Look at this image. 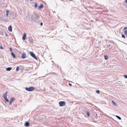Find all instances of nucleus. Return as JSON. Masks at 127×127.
I'll return each instance as SVG.
<instances>
[{"label": "nucleus", "instance_id": "obj_1", "mask_svg": "<svg viewBox=\"0 0 127 127\" xmlns=\"http://www.w3.org/2000/svg\"><path fill=\"white\" fill-rule=\"evenodd\" d=\"M25 89L27 91H32L34 90V88L33 87H31L29 88L26 87Z\"/></svg>", "mask_w": 127, "mask_h": 127}, {"label": "nucleus", "instance_id": "obj_2", "mask_svg": "<svg viewBox=\"0 0 127 127\" xmlns=\"http://www.w3.org/2000/svg\"><path fill=\"white\" fill-rule=\"evenodd\" d=\"M30 54L34 59L37 60V58L35 54L32 52H30Z\"/></svg>", "mask_w": 127, "mask_h": 127}, {"label": "nucleus", "instance_id": "obj_3", "mask_svg": "<svg viewBox=\"0 0 127 127\" xmlns=\"http://www.w3.org/2000/svg\"><path fill=\"white\" fill-rule=\"evenodd\" d=\"M33 16V18H34V19L35 20L38 19L40 17L39 14L36 13H34Z\"/></svg>", "mask_w": 127, "mask_h": 127}, {"label": "nucleus", "instance_id": "obj_4", "mask_svg": "<svg viewBox=\"0 0 127 127\" xmlns=\"http://www.w3.org/2000/svg\"><path fill=\"white\" fill-rule=\"evenodd\" d=\"M59 106H65L66 104V103L64 101H60L59 102Z\"/></svg>", "mask_w": 127, "mask_h": 127}, {"label": "nucleus", "instance_id": "obj_5", "mask_svg": "<svg viewBox=\"0 0 127 127\" xmlns=\"http://www.w3.org/2000/svg\"><path fill=\"white\" fill-rule=\"evenodd\" d=\"M29 42L31 43H33V39L32 38L31 36H29L28 37Z\"/></svg>", "mask_w": 127, "mask_h": 127}, {"label": "nucleus", "instance_id": "obj_6", "mask_svg": "<svg viewBox=\"0 0 127 127\" xmlns=\"http://www.w3.org/2000/svg\"><path fill=\"white\" fill-rule=\"evenodd\" d=\"M15 100V98H14L12 97L10 100V101L9 102V104L10 105H11L13 101Z\"/></svg>", "mask_w": 127, "mask_h": 127}, {"label": "nucleus", "instance_id": "obj_7", "mask_svg": "<svg viewBox=\"0 0 127 127\" xmlns=\"http://www.w3.org/2000/svg\"><path fill=\"white\" fill-rule=\"evenodd\" d=\"M26 33H24L23 35V36L22 37V39L24 40H25L26 38Z\"/></svg>", "mask_w": 127, "mask_h": 127}, {"label": "nucleus", "instance_id": "obj_8", "mask_svg": "<svg viewBox=\"0 0 127 127\" xmlns=\"http://www.w3.org/2000/svg\"><path fill=\"white\" fill-rule=\"evenodd\" d=\"M7 91H6L5 93L3 94V98H5L7 97Z\"/></svg>", "mask_w": 127, "mask_h": 127}, {"label": "nucleus", "instance_id": "obj_9", "mask_svg": "<svg viewBox=\"0 0 127 127\" xmlns=\"http://www.w3.org/2000/svg\"><path fill=\"white\" fill-rule=\"evenodd\" d=\"M26 55L25 53H23L22 54L21 56V58L24 59L26 58Z\"/></svg>", "mask_w": 127, "mask_h": 127}, {"label": "nucleus", "instance_id": "obj_10", "mask_svg": "<svg viewBox=\"0 0 127 127\" xmlns=\"http://www.w3.org/2000/svg\"><path fill=\"white\" fill-rule=\"evenodd\" d=\"M8 31L10 32H11L12 31V27L10 25L8 27Z\"/></svg>", "mask_w": 127, "mask_h": 127}, {"label": "nucleus", "instance_id": "obj_11", "mask_svg": "<svg viewBox=\"0 0 127 127\" xmlns=\"http://www.w3.org/2000/svg\"><path fill=\"white\" fill-rule=\"evenodd\" d=\"M29 125V123L28 121L26 122L24 124V126L26 127L28 126Z\"/></svg>", "mask_w": 127, "mask_h": 127}, {"label": "nucleus", "instance_id": "obj_12", "mask_svg": "<svg viewBox=\"0 0 127 127\" xmlns=\"http://www.w3.org/2000/svg\"><path fill=\"white\" fill-rule=\"evenodd\" d=\"M11 54L13 58H16V56L13 52H11Z\"/></svg>", "mask_w": 127, "mask_h": 127}, {"label": "nucleus", "instance_id": "obj_13", "mask_svg": "<svg viewBox=\"0 0 127 127\" xmlns=\"http://www.w3.org/2000/svg\"><path fill=\"white\" fill-rule=\"evenodd\" d=\"M12 68V67H8L6 68V70L7 71H9L11 70Z\"/></svg>", "mask_w": 127, "mask_h": 127}, {"label": "nucleus", "instance_id": "obj_14", "mask_svg": "<svg viewBox=\"0 0 127 127\" xmlns=\"http://www.w3.org/2000/svg\"><path fill=\"white\" fill-rule=\"evenodd\" d=\"M43 7V5L42 4H41L40 5L38 6V9H40L42 8Z\"/></svg>", "mask_w": 127, "mask_h": 127}, {"label": "nucleus", "instance_id": "obj_15", "mask_svg": "<svg viewBox=\"0 0 127 127\" xmlns=\"http://www.w3.org/2000/svg\"><path fill=\"white\" fill-rule=\"evenodd\" d=\"M104 59L105 60H107L108 59V57L107 55H105L104 56Z\"/></svg>", "mask_w": 127, "mask_h": 127}, {"label": "nucleus", "instance_id": "obj_16", "mask_svg": "<svg viewBox=\"0 0 127 127\" xmlns=\"http://www.w3.org/2000/svg\"><path fill=\"white\" fill-rule=\"evenodd\" d=\"M9 17H10V18L11 19H13V18H14L12 14L10 15V16Z\"/></svg>", "mask_w": 127, "mask_h": 127}, {"label": "nucleus", "instance_id": "obj_17", "mask_svg": "<svg viewBox=\"0 0 127 127\" xmlns=\"http://www.w3.org/2000/svg\"><path fill=\"white\" fill-rule=\"evenodd\" d=\"M6 16H8V14L9 13V10H6Z\"/></svg>", "mask_w": 127, "mask_h": 127}, {"label": "nucleus", "instance_id": "obj_18", "mask_svg": "<svg viewBox=\"0 0 127 127\" xmlns=\"http://www.w3.org/2000/svg\"><path fill=\"white\" fill-rule=\"evenodd\" d=\"M4 99H5V101L7 102H9V101L8 99H7V97H6L5 98H4Z\"/></svg>", "mask_w": 127, "mask_h": 127}, {"label": "nucleus", "instance_id": "obj_19", "mask_svg": "<svg viewBox=\"0 0 127 127\" xmlns=\"http://www.w3.org/2000/svg\"><path fill=\"white\" fill-rule=\"evenodd\" d=\"M116 117L118 118V119H119L120 120H121V117L118 116H117V115H116Z\"/></svg>", "mask_w": 127, "mask_h": 127}, {"label": "nucleus", "instance_id": "obj_20", "mask_svg": "<svg viewBox=\"0 0 127 127\" xmlns=\"http://www.w3.org/2000/svg\"><path fill=\"white\" fill-rule=\"evenodd\" d=\"M124 33L127 36V30H125L124 31Z\"/></svg>", "mask_w": 127, "mask_h": 127}, {"label": "nucleus", "instance_id": "obj_21", "mask_svg": "<svg viewBox=\"0 0 127 127\" xmlns=\"http://www.w3.org/2000/svg\"><path fill=\"white\" fill-rule=\"evenodd\" d=\"M112 102L113 103V104L115 106H116L117 105L116 104V103L113 100H112Z\"/></svg>", "mask_w": 127, "mask_h": 127}, {"label": "nucleus", "instance_id": "obj_22", "mask_svg": "<svg viewBox=\"0 0 127 127\" xmlns=\"http://www.w3.org/2000/svg\"><path fill=\"white\" fill-rule=\"evenodd\" d=\"M19 67L18 66H17L16 69V70L17 71H19Z\"/></svg>", "mask_w": 127, "mask_h": 127}, {"label": "nucleus", "instance_id": "obj_23", "mask_svg": "<svg viewBox=\"0 0 127 127\" xmlns=\"http://www.w3.org/2000/svg\"><path fill=\"white\" fill-rule=\"evenodd\" d=\"M87 114L88 117L90 116V113L88 111H87Z\"/></svg>", "mask_w": 127, "mask_h": 127}, {"label": "nucleus", "instance_id": "obj_24", "mask_svg": "<svg viewBox=\"0 0 127 127\" xmlns=\"http://www.w3.org/2000/svg\"><path fill=\"white\" fill-rule=\"evenodd\" d=\"M96 93L97 94H99L100 93V91L98 90H97L96 91Z\"/></svg>", "mask_w": 127, "mask_h": 127}, {"label": "nucleus", "instance_id": "obj_25", "mask_svg": "<svg viewBox=\"0 0 127 127\" xmlns=\"http://www.w3.org/2000/svg\"><path fill=\"white\" fill-rule=\"evenodd\" d=\"M122 37L125 38V35L124 34H122Z\"/></svg>", "mask_w": 127, "mask_h": 127}, {"label": "nucleus", "instance_id": "obj_26", "mask_svg": "<svg viewBox=\"0 0 127 127\" xmlns=\"http://www.w3.org/2000/svg\"><path fill=\"white\" fill-rule=\"evenodd\" d=\"M35 5V8H36L37 7V3H35L34 4Z\"/></svg>", "mask_w": 127, "mask_h": 127}, {"label": "nucleus", "instance_id": "obj_27", "mask_svg": "<svg viewBox=\"0 0 127 127\" xmlns=\"http://www.w3.org/2000/svg\"><path fill=\"white\" fill-rule=\"evenodd\" d=\"M10 51L12 52V49L10 47L9 48Z\"/></svg>", "mask_w": 127, "mask_h": 127}, {"label": "nucleus", "instance_id": "obj_28", "mask_svg": "<svg viewBox=\"0 0 127 127\" xmlns=\"http://www.w3.org/2000/svg\"><path fill=\"white\" fill-rule=\"evenodd\" d=\"M124 76L127 79V75H124Z\"/></svg>", "mask_w": 127, "mask_h": 127}, {"label": "nucleus", "instance_id": "obj_29", "mask_svg": "<svg viewBox=\"0 0 127 127\" xmlns=\"http://www.w3.org/2000/svg\"><path fill=\"white\" fill-rule=\"evenodd\" d=\"M124 30L127 29V27H125L124 29Z\"/></svg>", "mask_w": 127, "mask_h": 127}, {"label": "nucleus", "instance_id": "obj_30", "mask_svg": "<svg viewBox=\"0 0 127 127\" xmlns=\"http://www.w3.org/2000/svg\"><path fill=\"white\" fill-rule=\"evenodd\" d=\"M111 46V45L110 44H109L108 45V47H109V49H110L111 48H110L109 47Z\"/></svg>", "mask_w": 127, "mask_h": 127}, {"label": "nucleus", "instance_id": "obj_31", "mask_svg": "<svg viewBox=\"0 0 127 127\" xmlns=\"http://www.w3.org/2000/svg\"><path fill=\"white\" fill-rule=\"evenodd\" d=\"M40 25L41 26H42L43 25V23H41L40 24Z\"/></svg>", "mask_w": 127, "mask_h": 127}, {"label": "nucleus", "instance_id": "obj_32", "mask_svg": "<svg viewBox=\"0 0 127 127\" xmlns=\"http://www.w3.org/2000/svg\"><path fill=\"white\" fill-rule=\"evenodd\" d=\"M69 85L70 86H72V85L71 84H70V83H69Z\"/></svg>", "mask_w": 127, "mask_h": 127}, {"label": "nucleus", "instance_id": "obj_33", "mask_svg": "<svg viewBox=\"0 0 127 127\" xmlns=\"http://www.w3.org/2000/svg\"><path fill=\"white\" fill-rule=\"evenodd\" d=\"M125 1L126 3L127 4V0H125Z\"/></svg>", "mask_w": 127, "mask_h": 127}, {"label": "nucleus", "instance_id": "obj_34", "mask_svg": "<svg viewBox=\"0 0 127 127\" xmlns=\"http://www.w3.org/2000/svg\"><path fill=\"white\" fill-rule=\"evenodd\" d=\"M95 117V118H97V117H96H96Z\"/></svg>", "mask_w": 127, "mask_h": 127}, {"label": "nucleus", "instance_id": "obj_35", "mask_svg": "<svg viewBox=\"0 0 127 127\" xmlns=\"http://www.w3.org/2000/svg\"><path fill=\"white\" fill-rule=\"evenodd\" d=\"M0 48H1V49H2V47H0Z\"/></svg>", "mask_w": 127, "mask_h": 127}, {"label": "nucleus", "instance_id": "obj_36", "mask_svg": "<svg viewBox=\"0 0 127 127\" xmlns=\"http://www.w3.org/2000/svg\"><path fill=\"white\" fill-rule=\"evenodd\" d=\"M0 48H1V49H2V47H0Z\"/></svg>", "mask_w": 127, "mask_h": 127}, {"label": "nucleus", "instance_id": "obj_37", "mask_svg": "<svg viewBox=\"0 0 127 127\" xmlns=\"http://www.w3.org/2000/svg\"><path fill=\"white\" fill-rule=\"evenodd\" d=\"M31 1H32V0H30Z\"/></svg>", "mask_w": 127, "mask_h": 127}]
</instances>
